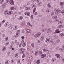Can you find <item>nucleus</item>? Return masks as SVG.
Masks as SVG:
<instances>
[{
	"mask_svg": "<svg viewBox=\"0 0 64 64\" xmlns=\"http://www.w3.org/2000/svg\"><path fill=\"white\" fill-rule=\"evenodd\" d=\"M8 25V24L7 23H6L5 24V27H6Z\"/></svg>",
	"mask_w": 64,
	"mask_h": 64,
	"instance_id": "48",
	"label": "nucleus"
},
{
	"mask_svg": "<svg viewBox=\"0 0 64 64\" xmlns=\"http://www.w3.org/2000/svg\"><path fill=\"white\" fill-rule=\"evenodd\" d=\"M30 17L32 19H33V16H30Z\"/></svg>",
	"mask_w": 64,
	"mask_h": 64,
	"instance_id": "54",
	"label": "nucleus"
},
{
	"mask_svg": "<svg viewBox=\"0 0 64 64\" xmlns=\"http://www.w3.org/2000/svg\"><path fill=\"white\" fill-rule=\"evenodd\" d=\"M12 63H13L14 62V60H12L11 61Z\"/></svg>",
	"mask_w": 64,
	"mask_h": 64,
	"instance_id": "43",
	"label": "nucleus"
},
{
	"mask_svg": "<svg viewBox=\"0 0 64 64\" xmlns=\"http://www.w3.org/2000/svg\"><path fill=\"white\" fill-rule=\"evenodd\" d=\"M40 60H37L36 61L37 64H39L40 63Z\"/></svg>",
	"mask_w": 64,
	"mask_h": 64,
	"instance_id": "21",
	"label": "nucleus"
},
{
	"mask_svg": "<svg viewBox=\"0 0 64 64\" xmlns=\"http://www.w3.org/2000/svg\"><path fill=\"white\" fill-rule=\"evenodd\" d=\"M6 4H3V5L2 6V7L3 8H5V7H6Z\"/></svg>",
	"mask_w": 64,
	"mask_h": 64,
	"instance_id": "29",
	"label": "nucleus"
},
{
	"mask_svg": "<svg viewBox=\"0 0 64 64\" xmlns=\"http://www.w3.org/2000/svg\"><path fill=\"white\" fill-rule=\"evenodd\" d=\"M30 8L29 7H26L25 8V9L26 10H30Z\"/></svg>",
	"mask_w": 64,
	"mask_h": 64,
	"instance_id": "22",
	"label": "nucleus"
},
{
	"mask_svg": "<svg viewBox=\"0 0 64 64\" xmlns=\"http://www.w3.org/2000/svg\"><path fill=\"white\" fill-rule=\"evenodd\" d=\"M18 56V53H17L15 54V56L16 57H17Z\"/></svg>",
	"mask_w": 64,
	"mask_h": 64,
	"instance_id": "25",
	"label": "nucleus"
},
{
	"mask_svg": "<svg viewBox=\"0 0 64 64\" xmlns=\"http://www.w3.org/2000/svg\"><path fill=\"white\" fill-rule=\"evenodd\" d=\"M9 0H6V3H8V2H9Z\"/></svg>",
	"mask_w": 64,
	"mask_h": 64,
	"instance_id": "58",
	"label": "nucleus"
},
{
	"mask_svg": "<svg viewBox=\"0 0 64 64\" xmlns=\"http://www.w3.org/2000/svg\"><path fill=\"white\" fill-rule=\"evenodd\" d=\"M52 60L53 61V62H54V61H55V60H54V59H52Z\"/></svg>",
	"mask_w": 64,
	"mask_h": 64,
	"instance_id": "60",
	"label": "nucleus"
},
{
	"mask_svg": "<svg viewBox=\"0 0 64 64\" xmlns=\"http://www.w3.org/2000/svg\"><path fill=\"white\" fill-rule=\"evenodd\" d=\"M43 39H44V38L42 36V37L40 38V39H41V40H43Z\"/></svg>",
	"mask_w": 64,
	"mask_h": 64,
	"instance_id": "55",
	"label": "nucleus"
},
{
	"mask_svg": "<svg viewBox=\"0 0 64 64\" xmlns=\"http://www.w3.org/2000/svg\"><path fill=\"white\" fill-rule=\"evenodd\" d=\"M55 38H57V35H56L54 36Z\"/></svg>",
	"mask_w": 64,
	"mask_h": 64,
	"instance_id": "56",
	"label": "nucleus"
},
{
	"mask_svg": "<svg viewBox=\"0 0 64 64\" xmlns=\"http://www.w3.org/2000/svg\"><path fill=\"white\" fill-rule=\"evenodd\" d=\"M13 11L12 10H10V12H8V15H11Z\"/></svg>",
	"mask_w": 64,
	"mask_h": 64,
	"instance_id": "10",
	"label": "nucleus"
},
{
	"mask_svg": "<svg viewBox=\"0 0 64 64\" xmlns=\"http://www.w3.org/2000/svg\"><path fill=\"white\" fill-rule=\"evenodd\" d=\"M44 51V52H45L46 51H47L48 50H46V48H44V49L43 50Z\"/></svg>",
	"mask_w": 64,
	"mask_h": 64,
	"instance_id": "44",
	"label": "nucleus"
},
{
	"mask_svg": "<svg viewBox=\"0 0 64 64\" xmlns=\"http://www.w3.org/2000/svg\"><path fill=\"white\" fill-rule=\"evenodd\" d=\"M54 42V41H53V40H51L50 41V43H51V44H53Z\"/></svg>",
	"mask_w": 64,
	"mask_h": 64,
	"instance_id": "20",
	"label": "nucleus"
},
{
	"mask_svg": "<svg viewBox=\"0 0 64 64\" xmlns=\"http://www.w3.org/2000/svg\"><path fill=\"white\" fill-rule=\"evenodd\" d=\"M57 42L58 43H59V42H60V40H58Z\"/></svg>",
	"mask_w": 64,
	"mask_h": 64,
	"instance_id": "52",
	"label": "nucleus"
},
{
	"mask_svg": "<svg viewBox=\"0 0 64 64\" xmlns=\"http://www.w3.org/2000/svg\"><path fill=\"white\" fill-rule=\"evenodd\" d=\"M63 22V21L62 20L59 21L58 22V23L59 24H61Z\"/></svg>",
	"mask_w": 64,
	"mask_h": 64,
	"instance_id": "24",
	"label": "nucleus"
},
{
	"mask_svg": "<svg viewBox=\"0 0 64 64\" xmlns=\"http://www.w3.org/2000/svg\"><path fill=\"white\" fill-rule=\"evenodd\" d=\"M64 4V3L63 2H60V5L62 7H63V5Z\"/></svg>",
	"mask_w": 64,
	"mask_h": 64,
	"instance_id": "9",
	"label": "nucleus"
},
{
	"mask_svg": "<svg viewBox=\"0 0 64 64\" xmlns=\"http://www.w3.org/2000/svg\"><path fill=\"white\" fill-rule=\"evenodd\" d=\"M27 24L29 26H30V27H32V25H31L30 22H28L27 23Z\"/></svg>",
	"mask_w": 64,
	"mask_h": 64,
	"instance_id": "26",
	"label": "nucleus"
},
{
	"mask_svg": "<svg viewBox=\"0 0 64 64\" xmlns=\"http://www.w3.org/2000/svg\"><path fill=\"white\" fill-rule=\"evenodd\" d=\"M54 11L55 12V14L56 15H58L59 14V13L60 12V10H58V9H55L54 10Z\"/></svg>",
	"mask_w": 64,
	"mask_h": 64,
	"instance_id": "1",
	"label": "nucleus"
},
{
	"mask_svg": "<svg viewBox=\"0 0 64 64\" xmlns=\"http://www.w3.org/2000/svg\"><path fill=\"white\" fill-rule=\"evenodd\" d=\"M30 4V2L28 1L27 3V4L29 5V4Z\"/></svg>",
	"mask_w": 64,
	"mask_h": 64,
	"instance_id": "46",
	"label": "nucleus"
},
{
	"mask_svg": "<svg viewBox=\"0 0 64 64\" xmlns=\"http://www.w3.org/2000/svg\"><path fill=\"white\" fill-rule=\"evenodd\" d=\"M18 63H20V59H19L18 60Z\"/></svg>",
	"mask_w": 64,
	"mask_h": 64,
	"instance_id": "38",
	"label": "nucleus"
},
{
	"mask_svg": "<svg viewBox=\"0 0 64 64\" xmlns=\"http://www.w3.org/2000/svg\"><path fill=\"white\" fill-rule=\"evenodd\" d=\"M56 56L58 58H60V56L59 54H56Z\"/></svg>",
	"mask_w": 64,
	"mask_h": 64,
	"instance_id": "12",
	"label": "nucleus"
},
{
	"mask_svg": "<svg viewBox=\"0 0 64 64\" xmlns=\"http://www.w3.org/2000/svg\"><path fill=\"white\" fill-rule=\"evenodd\" d=\"M54 13L53 12H51V15L53 16L54 15Z\"/></svg>",
	"mask_w": 64,
	"mask_h": 64,
	"instance_id": "40",
	"label": "nucleus"
},
{
	"mask_svg": "<svg viewBox=\"0 0 64 64\" xmlns=\"http://www.w3.org/2000/svg\"><path fill=\"white\" fill-rule=\"evenodd\" d=\"M36 2L37 3H38L39 2V0H36Z\"/></svg>",
	"mask_w": 64,
	"mask_h": 64,
	"instance_id": "62",
	"label": "nucleus"
},
{
	"mask_svg": "<svg viewBox=\"0 0 64 64\" xmlns=\"http://www.w3.org/2000/svg\"><path fill=\"white\" fill-rule=\"evenodd\" d=\"M14 7L13 6H12V7L11 8H10V9L11 10H13L14 9Z\"/></svg>",
	"mask_w": 64,
	"mask_h": 64,
	"instance_id": "45",
	"label": "nucleus"
},
{
	"mask_svg": "<svg viewBox=\"0 0 64 64\" xmlns=\"http://www.w3.org/2000/svg\"><path fill=\"white\" fill-rule=\"evenodd\" d=\"M36 8H35L34 9V10H33V13H34V12H35V10H36Z\"/></svg>",
	"mask_w": 64,
	"mask_h": 64,
	"instance_id": "50",
	"label": "nucleus"
},
{
	"mask_svg": "<svg viewBox=\"0 0 64 64\" xmlns=\"http://www.w3.org/2000/svg\"><path fill=\"white\" fill-rule=\"evenodd\" d=\"M17 42H18V41H17V40H15V42H14V43L15 44H16V43H17Z\"/></svg>",
	"mask_w": 64,
	"mask_h": 64,
	"instance_id": "47",
	"label": "nucleus"
},
{
	"mask_svg": "<svg viewBox=\"0 0 64 64\" xmlns=\"http://www.w3.org/2000/svg\"><path fill=\"white\" fill-rule=\"evenodd\" d=\"M24 14L25 15H27V16H30V12H25Z\"/></svg>",
	"mask_w": 64,
	"mask_h": 64,
	"instance_id": "4",
	"label": "nucleus"
},
{
	"mask_svg": "<svg viewBox=\"0 0 64 64\" xmlns=\"http://www.w3.org/2000/svg\"><path fill=\"white\" fill-rule=\"evenodd\" d=\"M58 27L59 28H61V25H60L58 26Z\"/></svg>",
	"mask_w": 64,
	"mask_h": 64,
	"instance_id": "57",
	"label": "nucleus"
},
{
	"mask_svg": "<svg viewBox=\"0 0 64 64\" xmlns=\"http://www.w3.org/2000/svg\"><path fill=\"white\" fill-rule=\"evenodd\" d=\"M57 18V16H53L52 17V18L54 19H56Z\"/></svg>",
	"mask_w": 64,
	"mask_h": 64,
	"instance_id": "28",
	"label": "nucleus"
},
{
	"mask_svg": "<svg viewBox=\"0 0 64 64\" xmlns=\"http://www.w3.org/2000/svg\"><path fill=\"white\" fill-rule=\"evenodd\" d=\"M20 30H18L17 31V32L15 34V36L16 37H18V36H19V34H18L19 32H20Z\"/></svg>",
	"mask_w": 64,
	"mask_h": 64,
	"instance_id": "2",
	"label": "nucleus"
},
{
	"mask_svg": "<svg viewBox=\"0 0 64 64\" xmlns=\"http://www.w3.org/2000/svg\"><path fill=\"white\" fill-rule=\"evenodd\" d=\"M38 6H40L42 5V2H40L38 3Z\"/></svg>",
	"mask_w": 64,
	"mask_h": 64,
	"instance_id": "17",
	"label": "nucleus"
},
{
	"mask_svg": "<svg viewBox=\"0 0 64 64\" xmlns=\"http://www.w3.org/2000/svg\"><path fill=\"white\" fill-rule=\"evenodd\" d=\"M61 12L62 15H64V10H62V11Z\"/></svg>",
	"mask_w": 64,
	"mask_h": 64,
	"instance_id": "39",
	"label": "nucleus"
},
{
	"mask_svg": "<svg viewBox=\"0 0 64 64\" xmlns=\"http://www.w3.org/2000/svg\"><path fill=\"white\" fill-rule=\"evenodd\" d=\"M35 53V56H37V54H38V52H36Z\"/></svg>",
	"mask_w": 64,
	"mask_h": 64,
	"instance_id": "41",
	"label": "nucleus"
},
{
	"mask_svg": "<svg viewBox=\"0 0 64 64\" xmlns=\"http://www.w3.org/2000/svg\"><path fill=\"white\" fill-rule=\"evenodd\" d=\"M36 6V3H34L32 4L31 7L32 8H34Z\"/></svg>",
	"mask_w": 64,
	"mask_h": 64,
	"instance_id": "3",
	"label": "nucleus"
},
{
	"mask_svg": "<svg viewBox=\"0 0 64 64\" xmlns=\"http://www.w3.org/2000/svg\"><path fill=\"white\" fill-rule=\"evenodd\" d=\"M48 5L49 8H51V5H50V4H48Z\"/></svg>",
	"mask_w": 64,
	"mask_h": 64,
	"instance_id": "30",
	"label": "nucleus"
},
{
	"mask_svg": "<svg viewBox=\"0 0 64 64\" xmlns=\"http://www.w3.org/2000/svg\"><path fill=\"white\" fill-rule=\"evenodd\" d=\"M27 32H26V33H30L31 30L29 29H28L26 30Z\"/></svg>",
	"mask_w": 64,
	"mask_h": 64,
	"instance_id": "14",
	"label": "nucleus"
},
{
	"mask_svg": "<svg viewBox=\"0 0 64 64\" xmlns=\"http://www.w3.org/2000/svg\"><path fill=\"white\" fill-rule=\"evenodd\" d=\"M9 62H10V61L9 60H6L5 62L6 64H8L9 63Z\"/></svg>",
	"mask_w": 64,
	"mask_h": 64,
	"instance_id": "19",
	"label": "nucleus"
},
{
	"mask_svg": "<svg viewBox=\"0 0 64 64\" xmlns=\"http://www.w3.org/2000/svg\"><path fill=\"white\" fill-rule=\"evenodd\" d=\"M44 8L42 9L41 10V12H44Z\"/></svg>",
	"mask_w": 64,
	"mask_h": 64,
	"instance_id": "35",
	"label": "nucleus"
},
{
	"mask_svg": "<svg viewBox=\"0 0 64 64\" xmlns=\"http://www.w3.org/2000/svg\"><path fill=\"white\" fill-rule=\"evenodd\" d=\"M18 50L19 51H20V52H22V53H23L22 48H20Z\"/></svg>",
	"mask_w": 64,
	"mask_h": 64,
	"instance_id": "33",
	"label": "nucleus"
},
{
	"mask_svg": "<svg viewBox=\"0 0 64 64\" xmlns=\"http://www.w3.org/2000/svg\"><path fill=\"white\" fill-rule=\"evenodd\" d=\"M4 2V0H0V2L1 4L3 3Z\"/></svg>",
	"mask_w": 64,
	"mask_h": 64,
	"instance_id": "31",
	"label": "nucleus"
},
{
	"mask_svg": "<svg viewBox=\"0 0 64 64\" xmlns=\"http://www.w3.org/2000/svg\"><path fill=\"white\" fill-rule=\"evenodd\" d=\"M8 11H6L4 12V13L5 15H6V14H8Z\"/></svg>",
	"mask_w": 64,
	"mask_h": 64,
	"instance_id": "27",
	"label": "nucleus"
},
{
	"mask_svg": "<svg viewBox=\"0 0 64 64\" xmlns=\"http://www.w3.org/2000/svg\"><path fill=\"white\" fill-rule=\"evenodd\" d=\"M46 56V54H43L41 56V58H45Z\"/></svg>",
	"mask_w": 64,
	"mask_h": 64,
	"instance_id": "7",
	"label": "nucleus"
},
{
	"mask_svg": "<svg viewBox=\"0 0 64 64\" xmlns=\"http://www.w3.org/2000/svg\"><path fill=\"white\" fill-rule=\"evenodd\" d=\"M50 38H48L46 39V42L47 43H48V42H49L50 41Z\"/></svg>",
	"mask_w": 64,
	"mask_h": 64,
	"instance_id": "6",
	"label": "nucleus"
},
{
	"mask_svg": "<svg viewBox=\"0 0 64 64\" xmlns=\"http://www.w3.org/2000/svg\"><path fill=\"white\" fill-rule=\"evenodd\" d=\"M31 46H32V47H34V43H32L31 44Z\"/></svg>",
	"mask_w": 64,
	"mask_h": 64,
	"instance_id": "36",
	"label": "nucleus"
},
{
	"mask_svg": "<svg viewBox=\"0 0 64 64\" xmlns=\"http://www.w3.org/2000/svg\"><path fill=\"white\" fill-rule=\"evenodd\" d=\"M22 58H23L25 57V55L23 54L22 56Z\"/></svg>",
	"mask_w": 64,
	"mask_h": 64,
	"instance_id": "53",
	"label": "nucleus"
},
{
	"mask_svg": "<svg viewBox=\"0 0 64 64\" xmlns=\"http://www.w3.org/2000/svg\"><path fill=\"white\" fill-rule=\"evenodd\" d=\"M23 39H24V36H22L21 37Z\"/></svg>",
	"mask_w": 64,
	"mask_h": 64,
	"instance_id": "63",
	"label": "nucleus"
},
{
	"mask_svg": "<svg viewBox=\"0 0 64 64\" xmlns=\"http://www.w3.org/2000/svg\"><path fill=\"white\" fill-rule=\"evenodd\" d=\"M26 46V44L25 43L23 44H22V46L23 47H25V46Z\"/></svg>",
	"mask_w": 64,
	"mask_h": 64,
	"instance_id": "37",
	"label": "nucleus"
},
{
	"mask_svg": "<svg viewBox=\"0 0 64 64\" xmlns=\"http://www.w3.org/2000/svg\"><path fill=\"white\" fill-rule=\"evenodd\" d=\"M13 27V26H12V24H9L8 26V28H10L11 29H12Z\"/></svg>",
	"mask_w": 64,
	"mask_h": 64,
	"instance_id": "8",
	"label": "nucleus"
},
{
	"mask_svg": "<svg viewBox=\"0 0 64 64\" xmlns=\"http://www.w3.org/2000/svg\"><path fill=\"white\" fill-rule=\"evenodd\" d=\"M30 59H32V56H30Z\"/></svg>",
	"mask_w": 64,
	"mask_h": 64,
	"instance_id": "64",
	"label": "nucleus"
},
{
	"mask_svg": "<svg viewBox=\"0 0 64 64\" xmlns=\"http://www.w3.org/2000/svg\"><path fill=\"white\" fill-rule=\"evenodd\" d=\"M22 52H24V51L25 50V49H24V48H22Z\"/></svg>",
	"mask_w": 64,
	"mask_h": 64,
	"instance_id": "59",
	"label": "nucleus"
},
{
	"mask_svg": "<svg viewBox=\"0 0 64 64\" xmlns=\"http://www.w3.org/2000/svg\"><path fill=\"white\" fill-rule=\"evenodd\" d=\"M55 31L56 32V33H60V32L59 31V29H57Z\"/></svg>",
	"mask_w": 64,
	"mask_h": 64,
	"instance_id": "15",
	"label": "nucleus"
},
{
	"mask_svg": "<svg viewBox=\"0 0 64 64\" xmlns=\"http://www.w3.org/2000/svg\"><path fill=\"white\" fill-rule=\"evenodd\" d=\"M62 47V50H64V44L63 45Z\"/></svg>",
	"mask_w": 64,
	"mask_h": 64,
	"instance_id": "51",
	"label": "nucleus"
},
{
	"mask_svg": "<svg viewBox=\"0 0 64 64\" xmlns=\"http://www.w3.org/2000/svg\"><path fill=\"white\" fill-rule=\"evenodd\" d=\"M42 54L43 52H42V50H40L38 54L40 55H41Z\"/></svg>",
	"mask_w": 64,
	"mask_h": 64,
	"instance_id": "16",
	"label": "nucleus"
},
{
	"mask_svg": "<svg viewBox=\"0 0 64 64\" xmlns=\"http://www.w3.org/2000/svg\"><path fill=\"white\" fill-rule=\"evenodd\" d=\"M8 44H9V42H6V45H6H6H7H7H8Z\"/></svg>",
	"mask_w": 64,
	"mask_h": 64,
	"instance_id": "49",
	"label": "nucleus"
},
{
	"mask_svg": "<svg viewBox=\"0 0 64 64\" xmlns=\"http://www.w3.org/2000/svg\"><path fill=\"white\" fill-rule=\"evenodd\" d=\"M41 35V33L40 32H38V34H35V35H36V37H39Z\"/></svg>",
	"mask_w": 64,
	"mask_h": 64,
	"instance_id": "13",
	"label": "nucleus"
},
{
	"mask_svg": "<svg viewBox=\"0 0 64 64\" xmlns=\"http://www.w3.org/2000/svg\"><path fill=\"white\" fill-rule=\"evenodd\" d=\"M46 12L48 13H49V12H50V11H49V10L48 9H47L46 10Z\"/></svg>",
	"mask_w": 64,
	"mask_h": 64,
	"instance_id": "42",
	"label": "nucleus"
},
{
	"mask_svg": "<svg viewBox=\"0 0 64 64\" xmlns=\"http://www.w3.org/2000/svg\"><path fill=\"white\" fill-rule=\"evenodd\" d=\"M17 25H16L14 28V30H17Z\"/></svg>",
	"mask_w": 64,
	"mask_h": 64,
	"instance_id": "23",
	"label": "nucleus"
},
{
	"mask_svg": "<svg viewBox=\"0 0 64 64\" xmlns=\"http://www.w3.org/2000/svg\"><path fill=\"white\" fill-rule=\"evenodd\" d=\"M51 28H49L48 29V30H47V32H50V31H51Z\"/></svg>",
	"mask_w": 64,
	"mask_h": 64,
	"instance_id": "32",
	"label": "nucleus"
},
{
	"mask_svg": "<svg viewBox=\"0 0 64 64\" xmlns=\"http://www.w3.org/2000/svg\"><path fill=\"white\" fill-rule=\"evenodd\" d=\"M23 19V16H20L18 18V20H21Z\"/></svg>",
	"mask_w": 64,
	"mask_h": 64,
	"instance_id": "18",
	"label": "nucleus"
},
{
	"mask_svg": "<svg viewBox=\"0 0 64 64\" xmlns=\"http://www.w3.org/2000/svg\"><path fill=\"white\" fill-rule=\"evenodd\" d=\"M7 45H6V46H5L4 48H3L2 51H5V50H6V48L7 47Z\"/></svg>",
	"mask_w": 64,
	"mask_h": 64,
	"instance_id": "11",
	"label": "nucleus"
},
{
	"mask_svg": "<svg viewBox=\"0 0 64 64\" xmlns=\"http://www.w3.org/2000/svg\"><path fill=\"white\" fill-rule=\"evenodd\" d=\"M35 0H32V2H34Z\"/></svg>",
	"mask_w": 64,
	"mask_h": 64,
	"instance_id": "61",
	"label": "nucleus"
},
{
	"mask_svg": "<svg viewBox=\"0 0 64 64\" xmlns=\"http://www.w3.org/2000/svg\"><path fill=\"white\" fill-rule=\"evenodd\" d=\"M10 3L11 5H14V2L13 0H10Z\"/></svg>",
	"mask_w": 64,
	"mask_h": 64,
	"instance_id": "5",
	"label": "nucleus"
},
{
	"mask_svg": "<svg viewBox=\"0 0 64 64\" xmlns=\"http://www.w3.org/2000/svg\"><path fill=\"white\" fill-rule=\"evenodd\" d=\"M60 36H62L63 37V36H64V34L63 33H61L60 34Z\"/></svg>",
	"mask_w": 64,
	"mask_h": 64,
	"instance_id": "34",
	"label": "nucleus"
}]
</instances>
